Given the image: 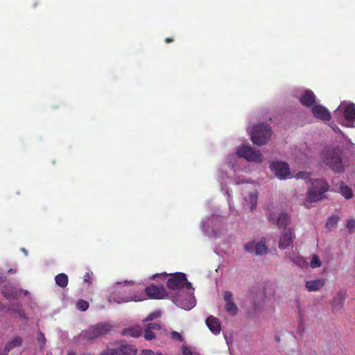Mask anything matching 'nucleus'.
Here are the masks:
<instances>
[{
    "label": "nucleus",
    "mask_w": 355,
    "mask_h": 355,
    "mask_svg": "<svg viewBox=\"0 0 355 355\" xmlns=\"http://www.w3.org/2000/svg\"><path fill=\"white\" fill-rule=\"evenodd\" d=\"M110 329V325L105 323H98L91 326L83 334V339L88 342H92L96 338L107 334Z\"/></svg>",
    "instance_id": "5"
},
{
    "label": "nucleus",
    "mask_w": 355,
    "mask_h": 355,
    "mask_svg": "<svg viewBox=\"0 0 355 355\" xmlns=\"http://www.w3.org/2000/svg\"><path fill=\"white\" fill-rule=\"evenodd\" d=\"M76 306L78 309L82 311H85L89 308V303L86 300H79L76 303Z\"/></svg>",
    "instance_id": "28"
},
{
    "label": "nucleus",
    "mask_w": 355,
    "mask_h": 355,
    "mask_svg": "<svg viewBox=\"0 0 355 355\" xmlns=\"http://www.w3.org/2000/svg\"><path fill=\"white\" fill-rule=\"evenodd\" d=\"M68 355H75V353L73 352H69Z\"/></svg>",
    "instance_id": "43"
},
{
    "label": "nucleus",
    "mask_w": 355,
    "mask_h": 355,
    "mask_svg": "<svg viewBox=\"0 0 355 355\" xmlns=\"http://www.w3.org/2000/svg\"><path fill=\"white\" fill-rule=\"evenodd\" d=\"M339 220V218L337 216H331L328 218V220L326 223V227L329 230H331L333 227H335Z\"/></svg>",
    "instance_id": "26"
},
{
    "label": "nucleus",
    "mask_w": 355,
    "mask_h": 355,
    "mask_svg": "<svg viewBox=\"0 0 355 355\" xmlns=\"http://www.w3.org/2000/svg\"><path fill=\"white\" fill-rule=\"evenodd\" d=\"M83 355H90V354H83Z\"/></svg>",
    "instance_id": "47"
},
{
    "label": "nucleus",
    "mask_w": 355,
    "mask_h": 355,
    "mask_svg": "<svg viewBox=\"0 0 355 355\" xmlns=\"http://www.w3.org/2000/svg\"><path fill=\"white\" fill-rule=\"evenodd\" d=\"M23 251H24V253H25L26 254H27V252H26L24 249H23Z\"/></svg>",
    "instance_id": "45"
},
{
    "label": "nucleus",
    "mask_w": 355,
    "mask_h": 355,
    "mask_svg": "<svg viewBox=\"0 0 355 355\" xmlns=\"http://www.w3.org/2000/svg\"><path fill=\"white\" fill-rule=\"evenodd\" d=\"M146 294L152 299L159 300L167 296V291L163 286L152 284L145 288Z\"/></svg>",
    "instance_id": "10"
},
{
    "label": "nucleus",
    "mask_w": 355,
    "mask_h": 355,
    "mask_svg": "<svg viewBox=\"0 0 355 355\" xmlns=\"http://www.w3.org/2000/svg\"><path fill=\"white\" fill-rule=\"evenodd\" d=\"M171 334V338L173 340H178L180 341H182L183 340L182 336L180 333H178V331H173Z\"/></svg>",
    "instance_id": "33"
},
{
    "label": "nucleus",
    "mask_w": 355,
    "mask_h": 355,
    "mask_svg": "<svg viewBox=\"0 0 355 355\" xmlns=\"http://www.w3.org/2000/svg\"><path fill=\"white\" fill-rule=\"evenodd\" d=\"M257 194L251 193L250 195V202L251 204V207H250V209L251 210H253V209H254L256 208V207H257Z\"/></svg>",
    "instance_id": "31"
},
{
    "label": "nucleus",
    "mask_w": 355,
    "mask_h": 355,
    "mask_svg": "<svg viewBox=\"0 0 355 355\" xmlns=\"http://www.w3.org/2000/svg\"><path fill=\"white\" fill-rule=\"evenodd\" d=\"M173 40H173V37H167V38H166V39H165V42H166V43L172 42H173Z\"/></svg>",
    "instance_id": "40"
},
{
    "label": "nucleus",
    "mask_w": 355,
    "mask_h": 355,
    "mask_svg": "<svg viewBox=\"0 0 355 355\" xmlns=\"http://www.w3.org/2000/svg\"><path fill=\"white\" fill-rule=\"evenodd\" d=\"M7 353H8V352H5V353H1V354H0V355H7Z\"/></svg>",
    "instance_id": "44"
},
{
    "label": "nucleus",
    "mask_w": 355,
    "mask_h": 355,
    "mask_svg": "<svg viewBox=\"0 0 355 355\" xmlns=\"http://www.w3.org/2000/svg\"><path fill=\"white\" fill-rule=\"evenodd\" d=\"M181 351L183 355H200L198 352L191 351L187 346L182 345L181 347Z\"/></svg>",
    "instance_id": "29"
},
{
    "label": "nucleus",
    "mask_w": 355,
    "mask_h": 355,
    "mask_svg": "<svg viewBox=\"0 0 355 355\" xmlns=\"http://www.w3.org/2000/svg\"><path fill=\"white\" fill-rule=\"evenodd\" d=\"M237 155L243 157L249 162L261 163L263 161V156L259 150H257L248 146H243L237 150Z\"/></svg>",
    "instance_id": "6"
},
{
    "label": "nucleus",
    "mask_w": 355,
    "mask_h": 355,
    "mask_svg": "<svg viewBox=\"0 0 355 355\" xmlns=\"http://www.w3.org/2000/svg\"><path fill=\"white\" fill-rule=\"evenodd\" d=\"M343 114L347 121V125L354 127L355 121V104L349 103L344 107Z\"/></svg>",
    "instance_id": "15"
},
{
    "label": "nucleus",
    "mask_w": 355,
    "mask_h": 355,
    "mask_svg": "<svg viewBox=\"0 0 355 355\" xmlns=\"http://www.w3.org/2000/svg\"><path fill=\"white\" fill-rule=\"evenodd\" d=\"M315 96L311 90H306L300 98V102L304 106L310 107L314 104Z\"/></svg>",
    "instance_id": "17"
},
{
    "label": "nucleus",
    "mask_w": 355,
    "mask_h": 355,
    "mask_svg": "<svg viewBox=\"0 0 355 355\" xmlns=\"http://www.w3.org/2000/svg\"><path fill=\"white\" fill-rule=\"evenodd\" d=\"M92 277V273L87 272L83 277L84 282H87L89 284H92L91 279Z\"/></svg>",
    "instance_id": "38"
},
{
    "label": "nucleus",
    "mask_w": 355,
    "mask_h": 355,
    "mask_svg": "<svg viewBox=\"0 0 355 355\" xmlns=\"http://www.w3.org/2000/svg\"><path fill=\"white\" fill-rule=\"evenodd\" d=\"M170 275L167 281V286L171 290H180L183 288L187 289H191L192 285L188 282L187 276L183 272H175L174 274H167L166 272H162L161 274H156L153 275V279L156 277L162 276L166 277Z\"/></svg>",
    "instance_id": "1"
},
{
    "label": "nucleus",
    "mask_w": 355,
    "mask_h": 355,
    "mask_svg": "<svg viewBox=\"0 0 355 355\" xmlns=\"http://www.w3.org/2000/svg\"><path fill=\"white\" fill-rule=\"evenodd\" d=\"M110 299L111 300H113L114 302L118 303V304H121V303H124V302H128L129 301H131V300H133L135 302H137V301H141L143 299L141 298H139V299H136V297H129V296H125V297H119L118 295H116V294L113 293L110 297Z\"/></svg>",
    "instance_id": "22"
},
{
    "label": "nucleus",
    "mask_w": 355,
    "mask_h": 355,
    "mask_svg": "<svg viewBox=\"0 0 355 355\" xmlns=\"http://www.w3.org/2000/svg\"><path fill=\"white\" fill-rule=\"evenodd\" d=\"M55 283L61 288H66L68 285L69 279L65 273H60L55 277Z\"/></svg>",
    "instance_id": "24"
},
{
    "label": "nucleus",
    "mask_w": 355,
    "mask_h": 355,
    "mask_svg": "<svg viewBox=\"0 0 355 355\" xmlns=\"http://www.w3.org/2000/svg\"><path fill=\"white\" fill-rule=\"evenodd\" d=\"M119 355H136L137 349L132 345H122L117 348Z\"/></svg>",
    "instance_id": "20"
},
{
    "label": "nucleus",
    "mask_w": 355,
    "mask_h": 355,
    "mask_svg": "<svg viewBox=\"0 0 355 355\" xmlns=\"http://www.w3.org/2000/svg\"><path fill=\"white\" fill-rule=\"evenodd\" d=\"M22 345V339L19 336L14 338L11 341L8 342L5 347V352H9L10 350Z\"/></svg>",
    "instance_id": "23"
},
{
    "label": "nucleus",
    "mask_w": 355,
    "mask_h": 355,
    "mask_svg": "<svg viewBox=\"0 0 355 355\" xmlns=\"http://www.w3.org/2000/svg\"><path fill=\"white\" fill-rule=\"evenodd\" d=\"M122 283L121 282H117L116 284L117 285H121Z\"/></svg>",
    "instance_id": "46"
},
{
    "label": "nucleus",
    "mask_w": 355,
    "mask_h": 355,
    "mask_svg": "<svg viewBox=\"0 0 355 355\" xmlns=\"http://www.w3.org/2000/svg\"><path fill=\"white\" fill-rule=\"evenodd\" d=\"M347 227L351 232L355 227V220L350 219L347 221Z\"/></svg>",
    "instance_id": "37"
},
{
    "label": "nucleus",
    "mask_w": 355,
    "mask_h": 355,
    "mask_svg": "<svg viewBox=\"0 0 355 355\" xmlns=\"http://www.w3.org/2000/svg\"><path fill=\"white\" fill-rule=\"evenodd\" d=\"M305 286L309 291H318L324 286V281L322 279L308 281Z\"/></svg>",
    "instance_id": "18"
},
{
    "label": "nucleus",
    "mask_w": 355,
    "mask_h": 355,
    "mask_svg": "<svg viewBox=\"0 0 355 355\" xmlns=\"http://www.w3.org/2000/svg\"><path fill=\"white\" fill-rule=\"evenodd\" d=\"M340 192L346 199H350L353 197V191L347 185H342L340 188Z\"/></svg>",
    "instance_id": "25"
},
{
    "label": "nucleus",
    "mask_w": 355,
    "mask_h": 355,
    "mask_svg": "<svg viewBox=\"0 0 355 355\" xmlns=\"http://www.w3.org/2000/svg\"><path fill=\"white\" fill-rule=\"evenodd\" d=\"M37 340L40 343H41V347H43L46 343L44 334L40 332L37 336Z\"/></svg>",
    "instance_id": "35"
},
{
    "label": "nucleus",
    "mask_w": 355,
    "mask_h": 355,
    "mask_svg": "<svg viewBox=\"0 0 355 355\" xmlns=\"http://www.w3.org/2000/svg\"><path fill=\"white\" fill-rule=\"evenodd\" d=\"M293 261L300 266H302L303 264L304 263V260L303 259V258L302 257H297L295 259H293Z\"/></svg>",
    "instance_id": "36"
},
{
    "label": "nucleus",
    "mask_w": 355,
    "mask_h": 355,
    "mask_svg": "<svg viewBox=\"0 0 355 355\" xmlns=\"http://www.w3.org/2000/svg\"><path fill=\"white\" fill-rule=\"evenodd\" d=\"M224 300L226 302L225 306V311L231 315H235L238 313V307L233 301V295L230 291L224 292Z\"/></svg>",
    "instance_id": "12"
},
{
    "label": "nucleus",
    "mask_w": 355,
    "mask_h": 355,
    "mask_svg": "<svg viewBox=\"0 0 355 355\" xmlns=\"http://www.w3.org/2000/svg\"><path fill=\"white\" fill-rule=\"evenodd\" d=\"M309 177V174L306 172H299L296 175L297 178L306 179Z\"/></svg>",
    "instance_id": "39"
},
{
    "label": "nucleus",
    "mask_w": 355,
    "mask_h": 355,
    "mask_svg": "<svg viewBox=\"0 0 355 355\" xmlns=\"http://www.w3.org/2000/svg\"><path fill=\"white\" fill-rule=\"evenodd\" d=\"M206 324L213 334H218L220 332V322L218 318L212 315L209 316L206 320Z\"/></svg>",
    "instance_id": "16"
},
{
    "label": "nucleus",
    "mask_w": 355,
    "mask_h": 355,
    "mask_svg": "<svg viewBox=\"0 0 355 355\" xmlns=\"http://www.w3.org/2000/svg\"><path fill=\"white\" fill-rule=\"evenodd\" d=\"M295 239V235L291 228H287L282 232L279 241V248L282 250H284L289 246H291Z\"/></svg>",
    "instance_id": "9"
},
{
    "label": "nucleus",
    "mask_w": 355,
    "mask_h": 355,
    "mask_svg": "<svg viewBox=\"0 0 355 355\" xmlns=\"http://www.w3.org/2000/svg\"><path fill=\"white\" fill-rule=\"evenodd\" d=\"M345 296L346 292L344 291H340L336 293L331 302L334 309L339 308L341 306L343 300L345 298Z\"/></svg>",
    "instance_id": "21"
},
{
    "label": "nucleus",
    "mask_w": 355,
    "mask_h": 355,
    "mask_svg": "<svg viewBox=\"0 0 355 355\" xmlns=\"http://www.w3.org/2000/svg\"><path fill=\"white\" fill-rule=\"evenodd\" d=\"M312 113L315 118L322 121H329L331 118V115L327 109L320 105H313Z\"/></svg>",
    "instance_id": "14"
},
{
    "label": "nucleus",
    "mask_w": 355,
    "mask_h": 355,
    "mask_svg": "<svg viewBox=\"0 0 355 355\" xmlns=\"http://www.w3.org/2000/svg\"><path fill=\"white\" fill-rule=\"evenodd\" d=\"M312 187L308 191V202H313L322 200L324 193L329 189V185L324 179H316L311 182Z\"/></svg>",
    "instance_id": "3"
},
{
    "label": "nucleus",
    "mask_w": 355,
    "mask_h": 355,
    "mask_svg": "<svg viewBox=\"0 0 355 355\" xmlns=\"http://www.w3.org/2000/svg\"><path fill=\"white\" fill-rule=\"evenodd\" d=\"M268 219L270 222L275 223L279 229L284 228L285 230L287 225L290 224V216L285 212H281L278 216L275 213L270 214Z\"/></svg>",
    "instance_id": "11"
},
{
    "label": "nucleus",
    "mask_w": 355,
    "mask_h": 355,
    "mask_svg": "<svg viewBox=\"0 0 355 355\" xmlns=\"http://www.w3.org/2000/svg\"><path fill=\"white\" fill-rule=\"evenodd\" d=\"M133 284H134V282H128V281H125V282H124V284H125V285H126V284H127V285H129V284L132 285Z\"/></svg>",
    "instance_id": "41"
},
{
    "label": "nucleus",
    "mask_w": 355,
    "mask_h": 355,
    "mask_svg": "<svg viewBox=\"0 0 355 355\" xmlns=\"http://www.w3.org/2000/svg\"><path fill=\"white\" fill-rule=\"evenodd\" d=\"M4 296L7 298H16L17 297V292L16 291L9 292V291H4L3 292Z\"/></svg>",
    "instance_id": "34"
},
{
    "label": "nucleus",
    "mask_w": 355,
    "mask_h": 355,
    "mask_svg": "<svg viewBox=\"0 0 355 355\" xmlns=\"http://www.w3.org/2000/svg\"><path fill=\"white\" fill-rule=\"evenodd\" d=\"M182 308L184 309H190L191 308H192V305H191V306L186 305L184 306H182Z\"/></svg>",
    "instance_id": "42"
},
{
    "label": "nucleus",
    "mask_w": 355,
    "mask_h": 355,
    "mask_svg": "<svg viewBox=\"0 0 355 355\" xmlns=\"http://www.w3.org/2000/svg\"><path fill=\"white\" fill-rule=\"evenodd\" d=\"M266 239L263 237L258 242L254 241H250L245 244L244 250L249 253H253L257 256H261L268 252V248L266 246Z\"/></svg>",
    "instance_id": "7"
},
{
    "label": "nucleus",
    "mask_w": 355,
    "mask_h": 355,
    "mask_svg": "<svg viewBox=\"0 0 355 355\" xmlns=\"http://www.w3.org/2000/svg\"><path fill=\"white\" fill-rule=\"evenodd\" d=\"M271 128L268 125L259 123L252 128L251 140L254 144L262 146L266 144L271 137Z\"/></svg>",
    "instance_id": "2"
},
{
    "label": "nucleus",
    "mask_w": 355,
    "mask_h": 355,
    "mask_svg": "<svg viewBox=\"0 0 355 355\" xmlns=\"http://www.w3.org/2000/svg\"><path fill=\"white\" fill-rule=\"evenodd\" d=\"M321 266V261L318 255H313L311 261L312 268H318Z\"/></svg>",
    "instance_id": "30"
},
{
    "label": "nucleus",
    "mask_w": 355,
    "mask_h": 355,
    "mask_svg": "<svg viewBox=\"0 0 355 355\" xmlns=\"http://www.w3.org/2000/svg\"><path fill=\"white\" fill-rule=\"evenodd\" d=\"M161 311H156L154 312H152L149 313L147 317L144 320V323H146L148 322L152 321L156 318H158L161 316Z\"/></svg>",
    "instance_id": "27"
},
{
    "label": "nucleus",
    "mask_w": 355,
    "mask_h": 355,
    "mask_svg": "<svg viewBox=\"0 0 355 355\" xmlns=\"http://www.w3.org/2000/svg\"><path fill=\"white\" fill-rule=\"evenodd\" d=\"M116 349L107 348L106 349L101 352L99 355H119Z\"/></svg>",
    "instance_id": "32"
},
{
    "label": "nucleus",
    "mask_w": 355,
    "mask_h": 355,
    "mask_svg": "<svg viewBox=\"0 0 355 355\" xmlns=\"http://www.w3.org/2000/svg\"><path fill=\"white\" fill-rule=\"evenodd\" d=\"M271 170L279 179H286L290 177L288 164L283 162H275L270 164Z\"/></svg>",
    "instance_id": "8"
},
{
    "label": "nucleus",
    "mask_w": 355,
    "mask_h": 355,
    "mask_svg": "<svg viewBox=\"0 0 355 355\" xmlns=\"http://www.w3.org/2000/svg\"><path fill=\"white\" fill-rule=\"evenodd\" d=\"M340 155V150L337 149L327 151L322 157V162L334 171L338 173H343L344 166Z\"/></svg>",
    "instance_id": "4"
},
{
    "label": "nucleus",
    "mask_w": 355,
    "mask_h": 355,
    "mask_svg": "<svg viewBox=\"0 0 355 355\" xmlns=\"http://www.w3.org/2000/svg\"><path fill=\"white\" fill-rule=\"evenodd\" d=\"M143 330L140 327H131L125 328L122 330V335L130 336L133 338H138L142 335Z\"/></svg>",
    "instance_id": "19"
},
{
    "label": "nucleus",
    "mask_w": 355,
    "mask_h": 355,
    "mask_svg": "<svg viewBox=\"0 0 355 355\" xmlns=\"http://www.w3.org/2000/svg\"><path fill=\"white\" fill-rule=\"evenodd\" d=\"M144 337L146 340H151L155 338V334L154 331H157L161 329V325L159 323L157 322H150V323H144Z\"/></svg>",
    "instance_id": "13"
}]
</instances>
